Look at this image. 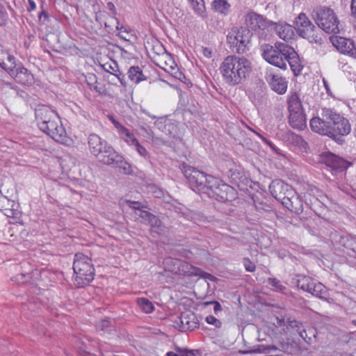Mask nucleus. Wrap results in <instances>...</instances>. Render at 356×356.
<instances>
[{"instance_id":"nucleus-9","label":"nucleus","mask_w":356,"mask_h":356,"mask_svg":"<svg viewBox=\"0 0 356 356\" xmlns=\"http://www.w3.org/2000/svg\"><path fill=\"white\" fill-rule=\"evenodd\" d=\"M180 168L188 180L190 187L193 191L204 193L209 186V179L213 177L207 175L185 163H182Z\"/></svg>"},{"instance_id":"nucleus-13","label":"nucleus","mask_w":356,"mask_h":356,"mask_svg":"<svg viewBox=\"0 0 356 356\" xmlns=\"http://www.w3.org/2000/svg\"><path fill=\"white\" fill-rule=\"evenodd\" d=\"M0 66L20 84L31 85L34 82L33 75L21 64L8 66L5 63H0Z\"/></svg>"},{"instance_id":"nucleus-46","label":"nucleus","mask_w":356,"mask_h":356,"mask_svg":"<svg viewBox=\"0 0 356 356\" xmlns=\"http://www.w3.org/2000/svg\"><path fill=\"white\" fill-rule=\"evenodd\" d=\"M181 356H200L197 350H183L181 351Z\"/></svg>"},{"instance_id":"nucleus-30","label":"nucleus","mask_w":356,"mask_h":356,"mask_svg":"<svg viewBox=\"0 0 356 356\" xmlns=\"http://www.w3.org/2000/svg\"><path fill=\"white\" fill-rule=\"evenodd\" d=\"M309 293L321 299H325L327 293L325 286L321 283L317 282L315 280L313 282Z\"/></svg>"},{"instance_id":"nucleus-17","label":"nucleus","mask_w":356,"mask_h":356,"mask_svg":"<svg viewBox=\"0 0 356 356\" xmlns=\"http://www.w3.org/2000/svg\"><path fill=\"white\" fill-rule=\"evenodd\" d=\"M330 41L339 51L356 58V47L353 40L339 35H334L330 37Z\"/></svg>"},{"instance_id":"nucleus-36","label":"nucleus","mask_w":356,"mask_h":356,"mask_svg":"<svg viewBox=\"0 0 356 356\" xmlns=\"http://www.w3.org/2000/svg\"><path fill=\"white\" fill-rule=\"evenodd\" d=\"M289 325L292 327H296L298 328V332L300 335V337L306 340V337H307V332L305 330H301L300 327H302V324L299 323L297 321H291L289 323Z\"/></svg>"},{"instance_id":"nucleus-24","label":"nucleus","mask_w":356,"mask_h":356,"mask_svg":"<svg viewBox=\"0 0 356 356\" xmlns=\"http://www.w3.org/2000/svg\"><path fill=\"white\" fill-rule=\"evenodd\" d=\"M268 81L271 88L278 94H284L287 89V82L285 79L278 75L270 74Z\"/></svg>"},{"instance_id":"nucleus-4","label":"nucleus","mask_w":356,"mask_h":356,"mask_svg":"<svg viewBox=\"0 0 356 356\" xmlns=\"http://www.w3.org/2000/svg\"><path fill=\"white\" fill-rule=\"evenodd\" d=\"M321 115L323 118L330 121L332 138L339 143H341L343 137L348 135L351 131L349 120L334 110L329 108L321 109Z\"/></svg>"},{"instance_id":"nucleus-18","label":"nucleus","mask_w":356,"mask_h":356,"mask_svg":"<svg viewBox=\"0 0 356 356\" xmlns=\"http://www.w3.org/2000/svg\"><path fill=\"white\" fill-rule=\"evenodd\" d=\"M286 346L287 345L284 343H280L278 346L261 344L254 346L250 352L266 354L269 356H281L282 353L286 351Z\"/></svg>"},{"instance_id":"nucleus-19","label":"nucleus","mask_w":356,"mask_h":356,"mask_svg":"<svg viewBox=\"0 0 356 356\" xmlns=\"http://www.w3.org/2000/svg\"><path fill=\"white\" fill-rule=\"evenodd\" d=\"M275 31L280 38L285 42H289L295 35L294 27L286 22H273L270 28V32Z\"/></svg>"},{"instance_id":"nucleus-20","label":"nucleus","mask_w":356,"mask_h":356,"mask_svg":"<svg viewBox=\"0 0 356 356\" xmlns=\"http://www.w3.org/2000/svg\"><path fill=\"white\" fill-rule=\"evenodd\" d=\"M310 127L314 132L332 138L330 121L326 119L314 117L310 120Z\"/></svg>"},{"instance_id":"nucleus-51","label":"nucleus","mask_w":356,"mask_h":356,"mask_svg":"<svg viewBox=\"0 0 356 356\" xmlns=\"http://www.w3.org/2000/svg\"><path fill=\"white\" fill-rule=\"evenodd\" d=\"M257 135L267 145H268L273 149H275V145L267 138L257 133Z\"/></svg>"},{"instance_id":"nucleus-40","label":"nucleus","mask_w":356,"mask_h":356,"mask_svg":"<svg viewBox=\"0 0 356 356\" xmlns=\"http://www.w3.org/2000/svg\"><path fill=\"white\" fill-rule=\"evenodd\" d=\"M205 320L207 323L214 325L216 328H220L222 325L221 322L213 316L209 315Z\"/></svg>"},{"instance_id":"nucleus-8","label":"nucleus","mask_w":356,"mask_h":356,"mask_svg":"<svg viewBox=\"0 0 356 356\" xmlns=\"http://www.w3.org/2000/svg\"><path fill=\"white\" fill-rule=\"evenodd\" d=\"M296 29L299 35L307 39L311 43L321 44L323 42L321 31L309 19L307 15L301 13L295 20Z\"/></svg>"},{"instance_id":"nucleus-26","label":"nucleus","mask_w":356,"mask_h":356,"mask_svg":"<svg viewBox=\"0 0 356 356\" xmlns=\"http://www.w3.org/2000/svg\"><path fill=\"white\" fill-rule=\"evenodd\" d=\"M117 131L120 138L130 147L138 140L134 134L122 124H117Z\"/></svg>"},{"instance_id":"nucleus-6","label":"nucleus","mask_w":356,"mask_h":356,"mask_svg":"<svg viewBox=\"0 0 356 356\" xmlns=\"http://www.w3.org/2000/svg\"><path fill=\"white\" fill-rule=\"evenodd\" d=\"M227 42L230 49L237 54H245L249 51L251 44L252 33L243 26L232 28L227 35Z\"/></svg>"},{"instance_id":"nucleus-44","label":"nucleus","mask_w":356,"mask_h":356,"mask_svg":"<svg viewBox=\"0 0 356 356\" xmlns=\"http://www.w3.org/2000/svg\"><path fill=\"white\" fill-rule=\"evenodd\" d=\"M200 51L204 55V56L207 58H211L213 56V51L209 47H201Z\"/></svg>"},{"instance_id":"nucleus-52","label":"nucleus","mask_w":356,"mask_h":356,"mask_svg":"<svg viewBox=\"0 0 356 356\" xmlns=\"http://www.w3.org/2000/svg\"><path fill=\"white\" fill-rule=\"evenodd\" d=\"M257 135L267 145H268L273 149H275V145L267 138L257 133Z\"/></svg>"},{"instance_id":"nucleus-38","label":"nucleus","mask_w":356,"mask_h":356,"mask_svg":"<svg viewBox=\"0 0 356 356\" xmlns=\"http://www.w3.org/2000/svg\"><path fill=\"white\" fill-rule=\"evenodd\" d=\"M112 20L116 23V29L120 31L118 35L124 40H127L126 35L128 34V31L122 25H120V22L117 18H113Z\"/></svg>"},{"instance_id":"nucleus-28","label":"nucleus","mask_w":356,"mask_h":356,"mask_svg":"<svg viewBox=\"0 0 356 356\" xmlns=\"http://www.w3.org/2000/svg\"><path fill=\"white\" fill-rule=\"evenodd\" d=\"M129 78L135 83H138L146 78L143 73L142 70L138 66H132L128 72Z\"/></svg>"},{"instance_id":"nucleus-55","label":"nucleus","mask_w":356,"mask_h":356,"mask_svg":"<svg viewBox=\"0 0 356 356\" xmlns=\"http://www.w3.org/2000/svg\"><path fill=\"white\" fill-rule=\"evenodd\" d=\"M90 90H93L96 91L97 92L102 94L101 88H98V86H97V83L93 85L92 86L90 87Z\"/></svg>"},{"instance_id":"nucleus-2","label":"nucleus","mask_w":356,"mask_h":356,"mask_svg":"<svg viewBox=\"0 0 356 356\" xmlns=\"http://www.w3.org/2000/svg\"><path fill=\"white\" fill-rule=\"evenodd\" d=\"M219 70L223 81L230 86H236L249 78L252 65L244 56L230 55L223 59Z\"/></svg>"},{"instance_id":"nucleus-60","label":"nucleus","mask_w":356,"mask_h":356,"mask_svg":"<svg viewBox=\"0 0 356 356\" xmlns=\"http://www.w3.org/2000/svg\"><path fill=\"white\" fill-rule=\"evenodd\" d=\"M19 275H20L21 278H20V279H19V277H17V280H19V281H20V280H22L24 277H25L26 275V274H24V273H21Z\"/></svg>"},{"instance_id":"nucleus-43","label":"nucleus","mask_w":356,"mask_h":356,"mask_svg":"<svg viewBox=\"0 0 356 356\" xmlns=\"http://www.w3.org/2000/svg\"><path fill=\"white\" fill-rule=\"evenodd\" d=\"M9 88L10 90L14 89V87L11 83L6 82L5 81H0V92L6 93V89Z\"/></svg>"},{"instance_id":"nucleus-21","label":"nucleus","mask_w":356,"mask_h":356,"mask_svg":"<svg viewBox=\"0 0 356 356\" xmlns=\"http://www.w3.org/2000/svg\"><path fill=\"white\" fill-rule=\"evenodd\" d=\"M56 114L46 106H42L35 109V118L39 129H47V123L55 118Z\"/></svg>"},{"instance_id":"nucleus-7","label":"nucleus","mask_w":356,"mask_h":356,"mask_svg":"<svg viewBox=\"0 0 356 356\" xmlns=\"http://www.w3.org/2000/svg\"><path fill=\"white\" fill-rule=\"evenodd\" d=\"M312 17L320 29L328 33H339V21L334 10L325 6H319L312 12Z\"/></svg>"},{"instance_id":"nucleus-12","label":"nucleus","mask_w":356,"mask_h":356,"mask_svg":"<svg viewBox=\"0 0 356 356\" xmlns=\"http://www.w3.org/2000/svg\"><path fill=\"white\" fill-rule=\"evenodd\" d=\"M245 22L249 30L256 32L264 38L270 33V28L273 25L272 21L268 20L254 12L248 13L245 15Z\"/></svg>"},{"instance_id":"nucleus-61","label":"nucleus","mask_w":356,"mask_h":356,"mask_svg":"<svg viewBox=\"0 0 356 356\" xmlns=\"http://www.w3.org/2000/svg\"><path fill=\"white\" fill-rule=\"evenodd\" d=\"M83 356H93V355H91L90 353L87 352V351H84V355Z\"/></svg>"},{"instance_id":"nucleus-1","label":"nucleus","mask_w":356,"mask_h":356,"mask_svg":"<svg viewBox=\"0 0 356 356\" xmlns=\"http://www.w3.org/2000/svg\"><path fill=\"white\" fill-rule=\"evenodd\" d=\"M88 149L91 154L105 165H113L122 170L124 174H129L131 166L108 142L96 134L88 137Z\"/></svg>"},{"instance_id":"nucleus-27","label":"nucleus","mask_w":356,"mask_h":356,"mask_svg":"<svg viewBox=\"0 0 356 356\" xmlns=\"http://www.w3.org/2000/svg\"><path fill=\"white\" fill-rule=\"evenodd\" d=\"M288 187L284 182L280 180L273 181L269 186V190L272 195L277 200H282L284 198L282 196V191L284 188Z\"/></svg>"},{"instance_id":"nucleus-63","label":"nucleus","mask_w":356,"mask_h":356,"mask_svg":"<svg viewBox=\"0 0 356 356\" xmlns=\"http://www.w3.org/2000/svg\"><path fill=\"white\" fill-rule=\"evenodd\" d=\"M323 84H324L325 88L327 90L328 88H327V81L325 79H323Z\"/></svg>"},{"instance_id":"nucleus-39","label":"nucleus","mask_w":356,"mask_h":356,"mask_svg":"<svg viewBox=\"0 0 356 356\" xmlns=\"http://www.w3.org/2000/svg\"><path fill=\"white\" fill-rule=\"evenodd\" d=\"M136 215H138L141 218L142 222L147 224L149 219L150 218V216H152V213L147 211L138 210V213H136Z\"/></svg>"},{"instance_id":"nucleus-23","label":"nucleus","mask_w":356,"mask_h":356,"mask_svg":"<svg viewBox=\"0 0 356 356\" xmlns=\"http://www.w3.org/2000/svg\"><path fill=\"white\" fill-rule=\"evenodd\" d=\"M325 164L335 170L343 171L346 170L350 163L336 154L328 152L323 157Z\"/></svg>"},{"instance_id":"nucleus-53","label":"nucleus","mask_w":356,"mask_h":356,"mask_svg":"<svg viewBox=\"0 0 356 356\" xmlns=\"http://www.w3.org/2000/svg\"><path fill=\"white\" fill-rule=\"evenodd\" d=\"M28 2H29L28 10L29 11L34 10L36 8V5H35V3L34 2V1L29 0Z\"/></svg>"},{"instance_id":"nucleus-11","label":"nucleus","mask_w":356,"mask_h":356,"mask_svg":"<svg viewBox=\"0 0 356 356\" xmlns=\"http://www.w3.org/2000/svg\"><path fill=\"white\" fill-rule=\"evenodd\" d=\"M288 108L289 124L293 129H304L306 127V118L302 111L300 99L296 93L291 94L289 97Z\"/></svg>"},{"instance_id":"nucleus-56","label":"nucleus","mask_w":356,"mask_h":356,"mask_svg":"<svg viewBox=\"0 0 356 356\" xmlns=\"http://www.w3.org/2000/svg\"><path fill=\"white\" fill-rule=\"evenodd\" d=\"M8 60L10 63V66H14V65L16 64L15 63V57L11 56V55H8Z\"/></svg>"},{"instance_id":"nucleus-34","label":"nucleus","mask_w":356,"mask_h":356,"mask_svg":"<svg viewBox=\"0 0 356 356\" xmlns=\"http://www.w3.org/2000/svg\"><path fill=\"white\" fill-rule=\"evenodd\" d=\"M137 302L141 310L145 313L149 314L154 309L153 304L145 298H138Z\"/></svg>"},{"instance_id":"nucleus-3","label":"nucleus","mask_w":356,"mask_h":356,"mask_svg":"<svg viewBox=\"0 0 356 356\" xmlns=\"http://www.w3.org/2000/svg\"><path fill=\"white\" fill-rule=\"evenodd\" d=\"M291 46L277 42L274 45L264 44L261 47V55L268 63L280 69H286L287 56H289Z\"/></svg>"},{"instance_id":"nucleus-37","label":"nucleus","mask_w":356,"mask_h":356,"mask_svg":"<svg viewBox=\"0 0 356 356\" xmlns=\"http://www.w3.org/2000/svg\"><path fill=\"white\" fill-rule=\"evenodd\" d=\"M147 225H149L152 228H156L160 231L162 230V226H161V222L159 220V218L154 216L152 215L150 216V218L149 219V222H147Z\"/></svg>"},{"instance_id":"nucleus-5","label":"nucleus","mask_w":356,"mask_h":356,"mask_svg":"<svg viewBox=\"0 0 356 356\" xmlns=\"http://www.w3.org/2000/svg\"><path fill=\"white\" fill-rule=\"evenodd\" d=\"M73 270L76 275L74 284L77 287H84L93 280L95 268L91 259L82 253L74 256Z\"/></svg>"},{"instance_id":"nucleus-57","label":"nucleus","mask_w":356,"mask_h":356,"mask_svg":"<svg viewBox=\"0 0 356 356\" xmlns=\"http://www.w3.org/2000/svg\"><path fill=\"white\" fill-rule=\"evenodd\" d=\"M109 119L111 121V122L113 123V124L114 125L115 128L117 129V124H121L120 122H118L117 120H115L114 119L113 117L111 116L109 117Z\"/></svg>"},{"instance_id":"nucleus-54","label":"nucleus","mask_w":356,"mask_h":356,"mask_svg":"<svg viewBox=\"0 0 356 356\" xmlns=\"http://www.w3.org/2000/svg\"><path fill=\"white\" fill-rule=\"evenodd\" d=\"M106 7H107V8L108 10L112 11L113 13H115V7L114 4L112 2H108L107 5H106Z\"/></svg>"},{"instance_id":"nucleus-48","label":"nucleus","mask_w":356,"mask_h":356,"mask_svg":"<svg viewBox=\"0 0 356 356\" xmlns=\"http://www.w3.org/2000/svg\"><path fill=\"white\" fill-rule=\"evenodd\" d=\"M294 140L296 142L298 145H299L300 147H302L303 148H305L306 146L307 145V143L300 136L296 135L294 136Z\"/></svg>"},{"instance_id":"nucleus-47","label":"nucleus","mask_w":356,"mask_h":356,"mask_svg":"<svg viewBox=\"0 0 356 356\" xmlns=\"http://www.w3.org/2000/svg\"><path fill=\"white\" fill-rule=\"evenodd\" d=\"M87 82L90 87L96 84L97 83L96 76L93 74H88V76H87Z\"/></svg>"},{"instance_id":"nucleus-62","label":"nucleus","mask_w":356,"mask_h":356,"mask_svg":"<svg viewBox=\"0 0 356 356\" xmlns=\"http://www.w3.org/2000/svg\"><path fill=\"white\" fill-rule=\"evenodd\" d=\"M8 217H12V216H14L16 213H5Z\"/></svg>"},{"instance_id":"nucleus-31","label":"nucleus","mask_w":356,"mask_h":356,"mask_svg":"<svg viewBox=\"0 0 356 356\" xmlns=\"http://www.w3.org/2000/svg\"><path fill=\"white\" fill-rule=\"evenodd\" d=\"M112 320L110 318L101 319L95 324V327L97 331H102L105 332H110L112 330Z\"/></svg>"},{"instance_id":"nucleus-10","label":"nucleus","mask_w":356,"mask_h":356,"mask_svg":"<svg viewBox=\"0 0 356 356\" xmlns=\"http://www.w3.org/2000/svg\"><path fill=\"white\" fill-rule=\"evenodd\" d=\"M209 180V186L204 193L209 197L223 202L236 197V192L233 187L215 177H210Z\"/></svg>"},{"instance_id":"nucleus-14","label":"nucleus","mask_w":356,"mask_h":356,"mask_svg":"<svg viewBox=\"0 0 356 356\" xmlns=\"http://www.w3.org/2000/svg\"><path fill=\"white\" fill-rule=\"evenodd\" d=\"M47 129H40L58 143L65 144L67 142L68 138L65 129L63 127L58 114L56 115L55 118L47 123Z\"/></svg>"},{"instance_id":"nucleus-15","label":"nucleus","mask_w":356,"mask_h":356,"mask_svg":"<svg viewBox=\"0 0 356 356\" xmlns=\"http://www.w3.org/2000/svg\"><path fill=\"white\" fill-rule=\"evenodd\" d=\"M165 265L169 271L180 275L191 276L197 274V268L180 259L168 258L165 260Z\"/></svg>"},{"instance_id":"nucleus-59","label":"nucleus","mask_w":356,"mask_h":356,"mask_svg":"<svg viewBox=\"0 0 356 356\" xmlns=\"http://www.w3.org/2000/svg\"><path fill=\"white\" fill-rule=\"evenodd\" d=\"M166 356H179V355L177 353H174V352H168L166 354Z\"/></svg>"},{"instance_id":"nucleus-42","label":"nucleus","mask_w":356,"mask_h":356,"mask_svg":"<svg viewBox=\"0 0 356 356\" xmlns=\"http://www.w3.org/2000/svg\"><path fill=\"white\" fill-rule=\"evenodd\" d=\"M243 265L248 272H254L255 270L256 267L254 264L248 258H245L243 259Z\"/></svg>"},{"instance_id":"nucleus-33","label":"nucleus","mask_w":356,"mask_h":356,"mask_svg":"<svg viewBox=\"0 0 356 356\" xmlns=\"http://www.w3.org/2000/svg\"><path fill=\"white\" fill-rule=\"evenodd\" d=\"M213 9L222 14H226L229 8L227 0H214L212 3Z\"/></svg>"},{"instance_id":"nucleus-49","label":"nucleus","mask_w":356,"mask_h":356,"mask_svg":"<svg viewBox=\"0 0 356 356\" xmlns=\"http://www.w3.org/2000/svg\"><path fill=\"white\" fill-rule=\"evenodd\" d=\"M118 79V80L120 81L121 85L123 86V87H125L126 86V82L124 81V76L122 74L121 72H118L117 74H113Z\"/></svg>"},{"instance_id":"nucleus-50","label":"nucleus","mask_w":356,"mask_h":356,"mask_svg":"<svg viewBox=\"0 0 356 356\" xmlns=\"http://www.w3.org/2000/svg\"><path fill=\"white\" fill-rule=\"evenodd\" d=\"M127 203L131 208L137 210L136 213H138V210H140L139 209L140 203L138 202L128 201Z\"/></svg>"},{"instance_id":"nucleus-41","label":"nucleus","mask_w":356,"mask_h":356,"mask_svg":"<svg viewBox=\"0 0 356 356\" xmlns=\"http://www.w3.org/2000/svg\"><path fill=\"white\" fill-rule=\"evenodd\" d=\"M268 283L277 288L279 291H282L285 289V287L282 284L280 280L276 278H269L268 280Z\"/></svg>"},{"instance_id":"nucleus-58","label":"nucleus","mask_w":356,"mask_h":356,"mask_svg":"<svg viewBox=\"0 0 356 356\" xmlns=\"http://www.w3.org/2000/svg\"><path fill=\"white\" fill-rule=\"evenodd\" d=\"M42 16H44L45 17H47V13H46L45 11L42 10V11L40 13V15H39V16H38V17H39V19H41Z\"/></svg>"},{"instance_id":"nucleus-29","label":"nucleus","mask_w":356,"mask_h":356,"mask_svg":"<svg viewBox=\"0 0 356 356\" xmlns=\"http://www.w3.org/2000/svg\"><path fill=\"white\" fill-rule=\"evenodd\" d=\"M314 280L305 275H298L296 284L300 289L309 293Z\"/></svg>"},{"instance_id":"nucleus-22","label":"nucleus","mask_w":356,"mask_h":356,"mask_svg":"<svg viewBox=\"0 0 356 356\" xmlns=\"http://www.w3.org/2000/svg\"><path fill=\"white\" fill-rule=\"evenodd\" d=\"M182 331L193 330L199 325L197 316L193 312H186L181 313L179 321L176 322Z\"/></svg>"},{"instance_id":"nucleus-35","label":"nucleus","mask_w":356,"mask_h":356,"mask_svg":"<svg viewBox=\"0 0 356 356\" xmlns=\"http://www.w3.org/2000/svg\"><path fill=\"white\" fill-rule=\"evenodd\" d=\"M131 147L133 149H134L137 152L138 154L143 158L144 159H147L148 157V152L147 151V149H145V147H143L140 143L138 140L136 141V143H135Z\"/></svg>"},{"instance_id":"nucleus-45","label":"nucleus","mask_w":356,"mask_h":356,"mask_svg":"<svg viewBox=\"0 0 356 356\" xmlns=\"http://www.w3.org/2000/svg\"><path fill=\"white\" fill-rule=\"evenodd\" d=\"M213 305V311L215 312L216 314H217L219 312H220L222 310V307H221V305L218 302H216V301H211V302H204V305Z\"/></svg>"},{"instance_id":"nucleus-32","label":"nucleus","mask_w":356,"mask_h":356,"mask_svg":"<svg viewBox=\"0 0 356 356\" xmlns=\"http://www.w3.org/2000/svg\"><path fill=\"white\" fill-rule=\"evenodd\" d=\"M193 10L199 15L204 17L205 6L204 0H188Z\"/></svg>"},{"instance_id":"nucleus-64","label":"nucleus","mask_w":356,"mask_h":356,"mask_svg":"<svg viewBox=\"0 0 356 356\" xmlns=\"http://www.w3.org/2000/svg\"><path fill=\"white\" fill-rule=\"evenodd\" d=\"M351 323H352V324H353L354 325H355V326H356V320H353V321H352V322H351Z\"/></svg>"},{"instance_id":"nucleus-16","label":"nucleus","mask_w":356,"mask_h":356,"mask_svg":"<svg viewBox=\"0 0 356 356\" xmlns=\"http://www.w3.org/2000/svg\"><path fill=\"white\" fill-rule=\"evenodd\" d=\"M154 63L168 73L175 75L177 72V65L172 56L163 47H161V52L156 53L152 57Z\"/></svg>"},{"instance_id":"nucleus-25","label":"nucleus","mask_w":356,"mask_h":356,"mask_svg":"<svg viewBox=\"0 0 356 356\" xmlns=\"http://www.w3.org/2000/svg\"><path fill=\"white\" fill-rule=\"evenodd\" d=\"M289 53L290 55L289 56H287L286 64L289 63L294 75L298 76L301 73L303 65L301 63L298 54L295 51L293 47H291Z\"/></svg>"}]
</instances>
